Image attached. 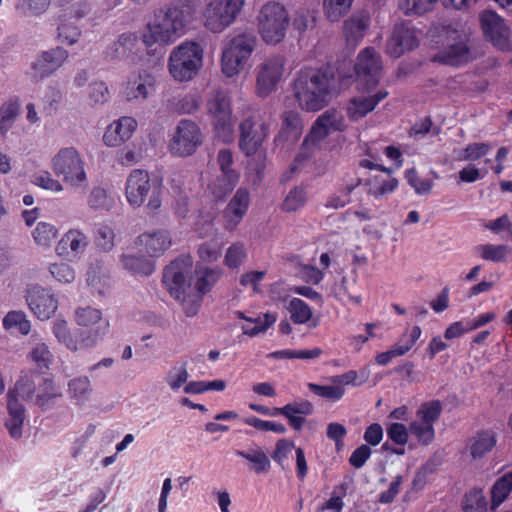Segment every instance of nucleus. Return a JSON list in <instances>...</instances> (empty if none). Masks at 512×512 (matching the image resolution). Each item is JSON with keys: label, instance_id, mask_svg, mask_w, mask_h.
Here are the masks:
<instances>
[{"label": "nucleus", "instance_id": "obj_1", "mask_svg": "<svg viewBox=\"0 0 512 512\" xmlns=\"http://www.w3.org/2000/svg\"><path fill=\"white\" fill-rule=\"evenodd\" d=\"M191 18V7L187 3H169L155 12L153 19L146 24L141 39L147 48L169 46L186 33Z\"/></svg>", "mask_w": 512, "mask_h": 512}, {"label": "nucleus", "instance_id": "obj_2", "mask_svg": "<svg viewBox=\"0 0 512 512\" xmlns=\"http://www.w3.org/2000/svg\"><path fill=\"white\" fill-rule=\"evenodd\" d=\"M333 83V78L327 73L315 69L303 70L295 79L294 96L302 109L318 111L332 96Z\"/></svg>", "mask_w": 512, "mask_h": 512}, {"label": "nucleus", "instance_id": "obj_3", "mask_svg": "<svg viewBox=\"0 0 512 512\" xmlns=\"http://www.w3.org/2000/svg\"><path fill=\"white\" fill-rule=\"evenodd\" d=\"M50 167L55 176L74 190H85L88 186V176L85 160L73 146L60 148L51 158Z\"/></svg>", "mask_w": 512, "mask_h": 512}, {"label": "nucleus", "instance_id": "obj_4", "mask_svg": "<svg viewBox=\"0 0 512 512\" xmlns=\"http://www.w3.org/2000/svg\"><path fill=\"white\" fill-rule=\"evenodd\" d=\"M289 25V13L281 3L270 1L261 7L257 16V28L261 39L267 45L282 42Z\"/></svg>", "mask_w": 512, "mask_h": 512}, {"label": "nucleus", "instance_id": "obj_5", "mask_svg": "<svg viewBox=\"0 0 512 512\" xmlns=\"http://www.w3.org/2000/svg\"><path fill=\"white\" fill-rule=\"evenodd\" d=\"M203 49L197 42L185 41L173 48L168 59L170 75L179 82L195 77L202 67Z\"/></svg>", "mask_w": 512, "mask_h": 512}, {"label": "nucleus", "instance_id": "obj_6", "mask_svg": "<svg viewBox=\"0 0 512 512\" xmlns=\"http://www.w3.org/2000/svg\"><path fill=\"white\" fill-rule=\"evenodd\" d=\"M257 45L252 33H239L228 39L221 56L222 72L227 77L238 75L245 67Z\"/></svg>", "mask_w": 512, "mask_h": 512}, {"label": "nucleus", "instance_id": "obj_7", "mask_svg": "<svg viewBox=\"0 0 512 512\" xmlns=\"http://www.w3.org/2000/svg\"><path fill=\"white\" fill-rule=\"evenodd\" d=\"M11 391L39 407H45L62 395L60 386L52 377H38L35 373L22 375Z\"/></svg>", "mask_w": 512, "mask_h": 512}, {"label": "nucleus", "instance_id": "obj_8", "mask_svg": "<svg viewBox=\"0 0 512 512\" xmlns=\"http://www.w3.org/2000/svg\"><path fill=\"white\" fill-rule=\"evenodd\" d=\"M246 0H211L202 14L203 26L219 34L233 25L245 6Z\"/></svg>", "mask_w": 512, "mask_h": 512}, {"label": "nucleus", "instance_id": "obj_9", "mask_svg": "<svg viewBox=\"0 0 512 512\" xmlns=\"http://www.w3.org/2000/svg\"><path fill=\"white\" fill-rule=\"evenodd\" d=\"M110 324L103 322L101 326L88 331H81L76 336L71 334L68 324L64 320H57L53 324V334L61 344L71 352L95 347L108 333Z\"/></svg>", "mask_w": 512, "mask_h": 512}, {"label": "nucleus", "instance_id": "obj_10", "mask_svg": "<svg viewBox=\"0 0 512 512\" xmlns=\"http://www.w3.org/2000/svg\"><path fill=\"white\" fill-rule=\"evenodd\" d=\"M207 111L212 118L216 134L223 141L231 139L233 131L230 101L223 91H213L207 101Z\"/></svg>", "mask_w": 512, "mask_h": 512}, {"label": "nucleus", "instance_id": "obj_11", "mask_svg": "<svg viewBox=\"0 0 512 512\" xmlns=\"http://www.w3.org/2000/svg\"><path fill=\"white\" fill-rule=\"evenodd\" d=\"M203 142L199 126L190 120H181L170 140L169 150L173 155L190 156Z\"/></svg>", "mask_w": 512, "mask_h": 512}, {"label": "nucleus", "instance_id": "obj_12", "mask_svg": "<svg viewBox=\"0 0 512 512\" xmlns=\"http://www.w3.org/2000/svg\"><path fill=\"white\" fill-rule=\"evenodd\" d=\"M284 56L274 55L264 60L257 70L256 93L260 97L271 94L286 73Z\"/></svg>", "mask_w": 512, "mask_h": 512}, {"label": "nucleus", "instance_id": "obj_13", "mask_svg": "<svg viewBox=\"0 0 512 512\" xmlns=\"http://www.w3.org/2000/svg\"><path fill=\"white\" fill-rule=\"evenodd\" d=\"M193 269V260L183 255L172 261L164 270L163 282L172 297H180V293L191 290L190 276Z\"/></svg>", "mask_w": 512, "mask_h": 512}, {"label": "nucleus", "instance_id": "obj_14", "mask_svg": "<svg viewBox=\"0 0 512 512\" xmlns=\"http://www.w3.org/2000/svg\"><path fill=\"white\" fill-rule=\"evenodd\" d=\"M268 130L269 123L260 113L243 121L240 125L239 145L241 150L246 155L255 154L266 139Z\"/></svg>", "mask_w": 512, "mask_h": 512}, {"label": "nucleus", "instance_id": "obj_15", "mask_svg": "<svg viewBox=\"0 0 512 512\" xmlns=\"http://www.w3.org/2000/svg\"><path fill=\"white\" fill-rule=\"evenodd\" d=\"M446 34L449 42L435 57L437 61L449 65H458L473 59L472 46L465 33L449 28Z\"/></svg>", "mask_w": 512, "mask_h": 512}, {"label": "nucleus", "instance_id": "obj_16", "mask_svg": "<svg viewBox=\"0 0 512 512\" xmlns=\"http://www.w3.org/2000/svg\"><path fill=\"white\" fill-rule=\"evenodd\" d=\"M382 60L374 48L367 47L357 56L355 71L359 85L366 90L375 88L382 72Z\"/></svg>", "mask_w": 512, "mask_h": 512}, {"label": "nucleus", "instance_id": "obj_17", "mask_svg": "<svg viewBox=\"0 0 512 512\" xmlns=\"http://www.w3.org/2000/svg\"><path fill=\"white\" fill-rule=\"evenodd\" d=\"M156 79L147 72L132 74L122 87V97L128 102H143L155 91Z\"/></svg>", "mask_w": 512, "mask_h": 512}, {"label": "nucleus", "instance_id": "obj_18", "mask_svg": "<svg viewBox=\"0 0 512 512\" xmlns=\"http://www.w3.org/2000/svg\"><path fill=\"white\" fill-rule=\"evenodd\" d=\"M151 192L149 174L141 169L133 170L127 177L125 184V196L127 202L134 208L143 205Z\"/></svg>", "mask_w": 512, "mask_h": 512}, {"label": "nucleus", "instance_id": "obj_19", "mask_svg": "<svg viewBox=\"0 0 512 512\" xmlns=\"http://www.w3.org/2000/svg\"><path fill=\"white\" fill-rule=\"evenodd\" d=\"M370 91L367 90V93L356 95L348 101L346 113L350 120L358 121L362 119L388 96V92L385 90H379L373 94Z\"/></svg>", "mask_w": 512, "mask_h": 512}, {"label": "nucleus", "instance_id": "obj_20", "mask_svg": "<svg viewBox=\"0 0 512 512\" xmlns=\"http://www.w3.org/2000/svg\"><path fill=\"white\" fill-rule=\"evenodd\" d=\"M27 302L31 311L41 320L51 318L58 308L57 298L41 287H33L28 291Z\"/></svg>", "mask_w": 512, "mask_h": 512}, {"label": "nucleus", "instance_id": "obj_21", "mask_svg": "<svg viewBox=\"0 0 512 512\" xmlns=\"http://www.w3.org/2000/svg\"><path fill=\"white\" fill-rule=\"evenodd\" d=\"M480 21L484 33L490 38L493 44L500 50L510 47V33L503 20L493 11H483Z\"/></svg>", "mask_w": 512, "mask_h": 512}, {"label": "nucleus", "instance_id": "obj_22", "mask_svg": "<svg viewBox=\"0 0 512 512\" xmlns=\"http://www.w3.org/2000/svg\"><path fill=\"white\" fill-rule=\"evenodd\" d=\"M89 240L80 229H69L58 241L55 252L67 259L79 258L87 249Z\"/></svg>", "mask_w": 512, "mask_h": 512}, {"label": "nucleus", "instance_id": "obj_23", "mask_svg": "<svg viewBox=\"0 0 512 512\" xmlns=\"http://www.w3.org/2000/svg\"><path fill=\"white\" fill-rule=\"evenodd\" d=\"M136 244L140 252L149 257H157L171 247L172 238L167 230L159 229L141 234Z\"/></svg>", "mask_w": 512, "mask_h": 512}, {"label": "nucleus", "instance_id": "obj_24", "mask_svg": "<svg viewBox=\"0 0 512 512\" xmlns=\"http://www.w3.org/2000/svg\"><path fill=\"white\" fill-rule=\"evenodd\" d=\"M68 58V52L62 48H55L43 52L33 63V76L44 78L58 70Z\"/></svg>", "mask_w": 512, "mask_h": 512}, {"label": "nucleus", "instance_id": "obj_25", "mask_svg": "<svg viewBox=\"0 0 512 512\" xmlns=\"http://www.w3.org/2000/svg\"><path fill=\"white\" fill-rule=\"evenodd\" d=\"M418 45V40L412 28L405 25L395 26L387 43V53L398 58L405 52L413 50Z\"/></svg>", "mask_w": 512, "mask_h": 512}, {"label": "nucleus", "instance_id": "obj_26", "mask_svg": "<svg viewBox=\"0 0 512 512\" xmlns=\"http://www.w3.org/2000/svg\"><path fill=\"white\" fill-rule=\"evenodd\" d=\"M314 411L309 401H295L280 408H274L271 416L283 415L295 430H301L305 422V416L311 415Z\"/></svg>", "mask_w": 512, "mask_h": 512}, {"label": "nucleus", "instance_id": "obj_27", "mask_svg": "<svg viewBox=\"0 0 512 512\" xmlns=\"http://www.w3.org/2000/svg\"><path fill=\"white\" fill-rule=\"evenodd\" d=\"M370 25L368 12L360 11L346 19L343 24V35L349 46L355 47L364 37Z\"/></svg>", "mask_w": 512, "mask_h": 512}, {"label": "nucleus", "instance_id": "obj_28", "mask_svg": "<svg viewBox=\"0 0 512 512\" xmlns=\"http://www.w3.org/2000/svg\"><path fill=\"white\" fill-rule=\"evenodd\" d=\"M137 128V121L129 116H124L113 122L105 132L103 139L108 146H118L128 140Z\"/></svg>", "mask_w": 512, "mask_h": 512}, {"label": "nucleus", "instance_id": "obj_29", "mask_svg": "<svg viewBox=\"0 0 512 512\" xmlns=\"http://www.w3.org/2000/svg\"><path fill=\"white\" fill-rule=\"evenodd\" d=\"M497 444V435L493 430L485 429L476 432L467 442L466 449L474 460L482 459Z\"/></svg>", "mask_w": 512, "mask_h": 512}, {"label": "nucleus", "instance_id": "obj_30", "mask_svg": "<svg viewBox=\"0 0 512 512\" xmlns=\"http://www.w3.org/2000/svg\"><path fill=\"white\" fill-rule=\"evenodd\" d=\"M250 204V194L247 189L239 188L227 208L225 209V218L229 229L235 228L244 215Z\"/></svg>", "mask_w": 512, "mask_h": 512}, {"label": "nucleus", "instance_id": "obj_31", "mask_svg": "<svg viewBox=\"0 0 512 512\" xmlns=\"http://www.w3.org/2000/svg\"><path fill=\"white\" fill-rule=\"evenodd\" d=\"M7 410L9 419L6 421V427L11 437L19 439L22 436V426L25 419V409L17 400L13 391L7 393Z\"/></svg>", "mask_w": 512, "mask_h": 512}, {"label": "nucleus", "instance_id": "obj_32", "mask_svg": "<svg viewBox=\"0 0 512 512\" xmlns=\"http://www.w3.org/2000/svg\"><path fill=\"white\" fill-rule=\"evenodd\" d=\"M27 358L40 369H49L53 362L54 356L49 346L32 336L31 348L27 354Z\"/></svg>", "mask_w": 512, "mask_h": 512}, {"label": "nucleus", "instance_id": "obj_33", "mask_svg": "<svg viewBox=\"0 0 512 512\" xmlns=\"http://www.w3.org/2000/svg\"><path fill=\"white\" fill-rule=\"evenodd\" d=\"M87 205L95 211H108L114 207L115 198L107 188L95 186L88 195Z\"/></svg>", "mask_w": 512, "mask_h": 512}, {"label": "nucleus", "instance_id": "obj_34", "mask_svg": "<svg viewBox=\"0 0 512 512\" xmlns=\"http://www.w3.org/2000/svg\"><path fill=\"white\" fill-rule=\"evenodd\" d=\"M240 317L245 319L247 322L242 326V330L244 334L249 336H256L265 332L277 320L276 314L273 313L260 314L255 318L245 317L242 313H240Z\"/></svg>", "mask_w": 512, "mask_h": 512}, {"label": "nucleus", "instance_id": "obj_35", "mask_svg": "<svg viewBox=\"0 0 512 512\" xmlns=\"http://www.w3.org/2000/svg\"><path fill=\"white\" fill-rule=\"evenodd\" d=\"M386 173V175H374L368 180V194L380 198L396 189L397 179L390 175V171Z\"/></svg>", "mask_w": 512, "mask_h": 512}, {"label": "nucleus", "instance_id": "obj_36", "mask_svg": "<svg viewBox=\"0 0 512 512\" xmlns=\"http://www.w3.org/2000/svg\"><path fill=\"white\" fill-rule=\"evenodd\" d=\"M67 387L70 397L81 404L89 400L93 391L91 380L85 375L71 379Z\"/></svg>", "mask_w": 512, "mask_h": 512}, {"label": "nucleus", "instance_id": "obj_37", "mask_svg": "<svg viewBox=\"0 0 512 512\" xmlns=\"http://www.w3.org/2000/svg\"><path fill=\"white\" fill-rule=\"evenodd\" d=\"M221 276L222 270L219 268H203L196 270L194 290L204 296L211 291Z\"/></svg>", "mask_w": 512, "mask_h": 512}, {"label": "nucleus", "instance_id": "obj_38", "mask_svg": "<svg viewBox=\"0 0 512 512\" xmlns=\"http://www.w3.org/2000/svg\"><path fill=\"white\" fill-rule=\"evenodd\" d=\"M512 491V470L500 476L491 488V507L497 508Z\"/></svg>", "mask_w": 512, "mask_h": 512}, {"label": "nucleus", "instance_id": "obj_39", "mask_svg": "<svg viewBox=\"0 0 512 512\" xmlns=\"http://www.w3.org/2000/svg\"><path fill=\"white\" fill-rule=\"evenodd\" d=\"M476 253L485 261L505 262L511 252L506 244H481L475 247Z\"/></svg>", "mask_w": 512, "mask_h": 512}, {"label": "nucleus", "instance_id": "obj_40", "mask_svg": "<svg viewBox=\"0 0 512 512\" xmlns=\"http://www.w3.org/2000/svg\"><path fill=\"white\" fill-rule=\"evenodd\" d=\"M329 134L330 131L325 127V124L317 118L302 143V153L308 157Z\"/></svg>", "mask_w": 512, "mask_h": 512}, {"label": "nucleus", "instance_id": "obj_41", "mask_svg": "<svg viewBox=\"0 0 512 512\" xmlns=\"http://www.w3.org/2000/svg\"><path fill=\"white\" fill-rule=\"evenodd\" d=\"M137 42L138 38L134 33H124L107 48V54L112 58H125L133 51Z\"/></svg>", "mask_w": 512, "mask_h": 512}, {"label": "nucleus", "instance_id": "obj_42", "mask_svg": "<svg viewBox=\"0 0 512 512\" xmlns=\"http://www.w3.org/2000/svg\"><path fill=\"white\" fill-rule=\"evenodd\" d=\"M121 262L126 270L137 275L148 276L155 269L154 263L150 259L133 254L124 255Z\"/></svg>", "mask_w": 512, "mask_h": 512}, {"label": "nucleus", "instance_id": "obj_43", "mask_svg": "<svg viewBox=\"0 0 512 512\" xmlns=\"http://www.w3.org/2000/svg\"><path fill=\"white\" fill-rule=\"evenodd\" d=\"M356 276H344L336 285L335 293L339 300H348L355 305H360L362 297L356 292Z\"/></svg>", "mask_w": 512, "mask_h": 512}, {"label": "nucleus", "instance_id": "obj_44", "mask_svg": "<svg viewBox=\"0 0 512 512\" xmlns=\"http://www.w3.org/2000/svg\"><path fill=\"white\" fill-rule=\"evenodd\" d=\"M282 122L283 126L280 134L285 136L287 140L296 141L303 129L299 114L294 111H286L282 114Z\"/></svg>", "mask_w": 512, "mask_h": 512}, {"label": "nucleus", "instance_id": "obj_45", "mask_svg": "<svg viewBox=\"0 0 512 512\" xmlns=\"http://www.w3.org/2000/svg\"><path fill=\"white\" fill-rule=\"evenodd\" d=\"M287 311L292 322L299 325L309 323L313 317L311 307L300 298H292L287 305Z\"/></svg>", "mask_w": 512, "mask_h": 512}, {"label": "nucleus", "instance_id": "obj_46", "mask_svg": "<svg viewBox=\"0 0 512 512\" xmlns=\"http://www.w3.org/2000/svg\"><path fill=\"white\" fill-rule=\"evenodd\" d=\"M360 183L361 180L357 179L355 182L345 185L336 193L329 195L324 204L325 208L334 210L344 208L351 202V193Z\"/></svg>", "mask_w": 512, "mask_h": 512}, {"label": "nucleus", "instance_id": "obj_47", "mask_svg": "<svg viewBox=\"0 0 512 512\" xmlns=\"http://www.w3.org/2000/svg\"><path fill=\"white\" fill-rule=\"evenodd\" d=\"M307 202V191L302 186L292 188L285 196L281 210L286 213H294L302 209Z\"/></svg>", "mask_w": 512, "mask_h": 512}, {"label": "nucleus", "instance_id": "obj_48", "mask_svg": "<svg viewBox=\"0 0 512 512\" xmlns=\"http://www.w3.org/2000/svg\"><path fill=\"white\" fill-rule=\"evenodd\" d=\"M354 0H323V12L330 22L340 21L351 9Z\"/></svg>", "mask_w": 512, "mask_h": 512}, {"label": "nucleus", "instance_id": "obj_49", "mask_svg": "<svg viewBox=\"0 0 512 512\" xmlns=\"http://www.w3.org/2000/svg\"><path fill=\"white\" fill-rule=\"evenodd\" d=\"M58 229L48 222H39L32 232L33 239L38 246L50 247L58 237Z\"/></svg>", "mask_w": 512, "mask_h": 512}, {"label": "nucleus", "instance_id": "obj_50", "mask_svg": "<svg viewBox=\"0 0 512 512\" xmlns=\"http://www.w3.org/2000/svg\"><path fill=\"white\" fill-rule=\"evenodd\" d=\"M492 149L489 143L474 142L465 148L455 150L456 159L459 161H476L487 155Z\"/></svg>", "mask_w": 512, "mask_h": 512}, {"label": "nucleus", "instance_id": "obj_51", "mask_svg": "<svg viewBox=\"0 0 512 512\" xmlns=\"http://www.w3.org/2000/svg\"><path fill=\"white\" fill-rule=\"evenodd\" d=\"M179 296L174 298L181 303L185 315L194 317L200 309L203 295L191 288V290L181 292Z\"/></svg>", "mask_w": 512, "mask_h": 512}, {"label": "nucleus", "instance_id": "obj_52", "mask_svg": "<svg viewBox=\"0 0 512 512\" xmlns=\"http://www.w3.org/2000/svg\"><path fill=\"white\" fill-rule=\"evenodd\" d=\"M75 322L82 327H90L98 324L101 326L103 322H108L107 320H103L102 312L99 309L85 306L79 307L75 311Z\"/></svg>", "mask_w": 512, "mask_h": 512}, {"label": "nucleus", "instance_id": "obj_53", "mask_svg": "<svg viewBox=\"0 0 512 512\" xmlns=\"http://www.w3.org/2000/svg\"><path fill=\"white\" fill-rule=\"evenodd\" d=\"M238 180L239 174L237 172H230L227 175L222 174L209 186V188L216 198H223L233 190Z\"/></svg>", "mask_w": 512, "mask_h": 512}, {"label": "nucleus", "instance_id": "obj_54", "mask_svg": "<svg viewBox=\"0 0 512 512\" xmlns=\"http://www.w3.org/2000/svg\"><path fill=\"white\" fill-rule=\"evenodd\" d=\"M238 456L254 464L256 473H266L270 469V460L261 448H254L248 451H237Z\"/></svg>", "mask_w": 512, "mask_h": 512}, {"label": "nucleus", "instance_id": "obj_55", "mask_svg": "<svg viewBox=\"0 0 512 512\" xmlns=\"http://www.w3.org/2000/svg\"><path fill=\"white\" fill-rule=\"evenodd\" d=\"M322 350L318 347L308 350H278L270 353L269 358L272 359H302L309 360L320 357Z\"/></svg>", "mask_w": 512, "mask_h": 512}, {"label": "nucleus", "instance_id": "obj_56", "mask_svg": "<svg viewBox=\"0 0 512 512\" xmlns=\"http://www.w3.org/2000/svg\"><path fill=\"white\" fill-rule=\"evenodd\" d=\"M438 0H402L400 8L406 15H422L430 12Z\"/></svg>", "mask_w": 512, "mask_h": 512}, {"label": "nucleus", "instance_id": "obj_57", "mask_svg": "<svg viewBox=\"0 0 512 512\" xmlns=\"http://www.w3.org/2000/svg\"><path fill=\"white\" fill-rule=\"evenodd\" d=\"M3 326L5 329L17 328L23 335H26L31 330L30 321L27 320L26 315L21 311H11L3 319Z\"/></svg>", "mask_w": 512, "mask_h": 512}, {"label": "nucleus", "instance_id": "obj_58", "mask_svg": "<svg viewBox=\"0 0 512 512\" xmlns=\"http://www.w3.org/2000/svg\"><path fill=\"white\" fill-rule=\"evenodd\" d=\"M409 431L424 445L430 444L435 436L433 425L419 419L410 424Z\"/></svg>", "mask_w": 512, "mask_h": 512}, {"label": "nucleus", "instance_id": "obj_59", "mask_svg": "<svg viewBox=\"0 0 512 512\" xmlns=\"http://www.w3.org/2000/svg\"><path fill=\"white\" fill-rule=\"evenodd\" d=\"M421 336V328L414 326L410 331H405L397 343L393 346L400 356L407 354Z\"/></svg>", "mask_w": 512, "mask_h": 512}, {"label": "nucleus", "instance_id": "obj_60", "mask_svg": "<svg viewBox=\"0 0 512 512\" xmlns=\"http://www.w3.org/2000/svg\"><path fill=\"white\" fill-rule=\"evenodd\" d=\"M247 256L246 249L242 243L232 244L226 251L224 263L227 267L239 268L245 261Z\"/></svg>", "mask_w": 512, "mask_h": 512}, {"label": "nucleus", "instance_id": "obj_61", "mask_svg": "<svg viewBox=\"0 0 512 512\" xmlns=\"http://www.w3.org/2000/svg\"><path fill=\"white\" fill-rule=\"evenodd\" d=\"M442 410L441 402L433 400L426 402L420 406L417 411V417L419 420L433 425L440 416Z\"/></svg>", "mask_w": 512, "mask_h": 512}, {"label": "nucleus", "instance_id": "obj_62", "mask_svg": "<svg viewBox=\"0 0 512 512\" xmlns=\"http://www.w3.org/2000/svg\"><path fill=\"white\" fill-rule=\"evenodd\" d=\"M173 109L182 114H191L196 112L200 107V102L195 95L186 94L173 98Z\"/></svg>", "mask_w": 512, "mask_h": 512}, {"label": "nucleus", "instance_id": "obj_63", "mask_svg": "<svg viewBox=\"0 0 512 512\" xmlns=\"http://www.w3.org/2000/svg\"><path fill=\"white\" fill-rule=\"evenodd\" d=\"M109 96V89L103 81L92 82L88 87L87 97L92 105L104 104Z\"/></svg>", "mask_w": 512, "mask_h": 512}, {"label": "nucleus", "instance_id": "obj_64", "mask_svg": "<svg viewBox=\"0 0 512 512\" xmlns=\"http://www.w3.org/2000/svg\"><path fill=\"white\" fill-rule=\"evenodd\" d=\"M486 498L482 489L471 490L465 498V512H483L486 509Z\"/></svg>", "mask_w": 512, "mask_h": 512}]
</instances>
